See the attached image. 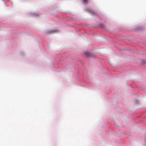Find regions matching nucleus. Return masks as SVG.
Returning a JSON list of instances; mask_svg holds the SVG:
<instances>
[{
    "mask_svg": "<svg viewBox=\"0 0 146 146\" xmlns=\"http://www.w3.org/2000/svg\"><path fill=\"white\" fill-rule=\"evenodd\" d=\"M90 13L92 15H96V13L94 11H92L90 12Z\"/></svg>",
    "mask_w": 146,
    "mask_h": 146,
    "instance_id": "f257e3e1",
    "label": "nucleus"
},
{
    "mask_svg": "<svg viewBox=\"0 0 146 146\" xmlns=\"http://www.w3.org/2000/svg\"><path fill=\"white\" fill-rule=\"evenodd\" d=\"M85 54L88 56H90V53L88 52H87L85 53Z\"/></svg>",
    "mask_w": 146,
    "mask_h": 146,
    "instance_id": "f03ea898",
    "label": "nucleus"
},
{
    "mask_svg": "<svg viewBox=\"0 0 146 146\" xmlns=\"http://www.w3.org/2000/svg\"><path fill=\"white\" fill-rule=\"evenodd\" d=\"M58 32L57 30H52V31H50L49 33H54L56 32Z\"/></svg>",
    "mask_w": 146,
    "mask_h": 146,
    "instance_id": "7ed1b4c3",
    "label": "nucleus"
},
{
    "mask_svg": "<svg viewBox=\"0 0 146 146\" xmlns=\"http://www.w3.org/2000/svg\"><path fill=\"white\" fill-rule=\"evenodd\" d=\"M83 1L85 3L87 4V0H83Z\"/></svg>",
    "mask_w": 146,
    "mask_h": 146,
    "instance_id": "20e7f679",
    "label": "nucleus"
}]
</instances>
